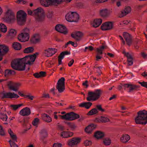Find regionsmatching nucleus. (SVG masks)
Listing matches in <instances>:
<instances>
[{
  "label": "nucleus",
  "mask_w": 147,
  "mask_h": 147,
  "mask_svg": "<svg viewBox=\"0 0 147 147\" xmlns=\"http://www.w3.org/2000/svg\"><path fill=\"white\" fill-rule=\"evenodd\" d=\"M10 137L13 140L16 141V142H17V138L16 135L13 134L10 136Z\"/></svg>",
  "instance_id": "nucleus-59"
},
{
  "label": "nucleus",
  "mask_w": 147,
  "mask_h": 147,
  "mask_svg": "<svg viewBox=\"0 0 147 147\" xmlns=\"http://www.w3.org/2000/svg\"><path fill=\"white\" fill-rule=\"evenodd\" d=\"M70 53L68 51H64L62 52L59 55L60 57L63 58L65 55L70 54Z\"/></svg>",
  "instance_id": "nucleus-49"
},
{
  "label": "nucleus",
  "mask_w": 147,
  "mask_h": 147,
  "mask_svg": "<svg viewBox=\"0 0 147 147\" xmlns=\"http://www.w3.org/2000/svg\"><path fill=\"white\" fill-rule=\"evenodd\" d=\"M65 123L72 129H74L76 127L75 124L73 123H71L69 122H65Z\"/></svg>",
  "instance_id": "nucleus-45"
},
{
  "label": "nucleus",
  "mask_w": 147,
  "mask_h": 147,
  "mask_svg": "<svg viewBox=\"0 0 147 147\" xmlns=\"http://www.w3.org/2000/svg\"><path fill=\"white\" fill-rule=\"evenodd\" d=\"M42 118L43 120L47 123H50L52 121L51 117L47 114L44 113L42 116Z\"/></svg>",
  "instance_id": "nucleus-30"
},
{
  "label": "nucleus",
  "mask_w": 147,
  "mask_h": 147,
  "mask_svg": "<svg viewBox=\"0 0 147 147\" xmlns=\"http://www.w3.org/2000/svg\"><path fill=\"white\" fill-rule=\"evenodd\" d=\"M16 74V72L14 70L7 69H6L5 71V76H9L11 75H14Z\"/></svg>",
  "instance_id": "nucleus-36"
},
{
  "label": "nucleus",
  "mask_w": 147,
  "mask_h": 147,
  "mask_svg": "<svg viewBox=\"0 0 147 147\" xmlns=\"http://www.w3.org/2000/svg\"><path fill=\"white\" fill-rule=\"evenodd\" d=\"M107 47V46H104L102 45L96 49L97 53L96 56V60L98 61L99 59H100L102 58V55L101 56V55L103 53L102 51L105 48Z\"/></svg>",
  "instance_id": "nucleus-15"
},
{
  "label": "nucleus",
  "mask_w": 147,
  "mask_h": 147,
  "mask_svg": "<svg viewBox=\"0 0 147 147\" xmlns=\"http://www.w3.org/2000/svg\"><path fill=\"white\" fill-rule=\"evenodd\" d=\"M98 113V111L96 108H94L90 110L87 113L88 115H92Z\"/></svg>",
  "instance_id": "nucleus-38"
},
{
  "label": "nucleus",
  "mask_w": 147,
  "mask_h": 147,
  "mask_svg": "<svg viewBox=\"0 0 147 147\" xmlns=\"http://www.w3.org/2000/svg\"><path fill=\"white\" fill-rule=\"evenodd\" d=\"M53 12L52 11H49L46 14V16L49 18H51L53 16Z\"/></svg>",
  "instance_id": "nucleus-52"
},
{
  "label": "nucleus",
  "mask_w": 147,
  "mask_h": 147,
  "mask_svg": "<svg viewBox=\"0 0 147 147\" xmlns=\"http://www.w3.org/2000/svg\"><path fill=\"white\" fill-rule=\"evenodd\" d=\"M96 109L97 110L100 111L101 112H104L105 111V110L102 108V105H97L96 106Z\"/></svg>",
  "instance_id": "nucleus-51"
},
{
  "label": "nucleus",
  "mask_w": 147,
  "mask_h": 147,
  "mask_svg": "<svg viewBox=\"0 0 147 147\" xmlns=\"http://www.w3.org/2000/svg\"><path fill=\"white\" fill-rule=\"evenodd\" d=\"M12 47L15 50H20L22 48V46L20 43L15 42L13 43Z\"/></svg>",
  "instance_id": "nucleus-34"
},
{
  "label": "nucleus",
  "mask_w": 147,
  "mask_h": 147,
  "mask_svg": "<svg viewBox=\"0 0 147 147\" xmlns=\"http://www.w3.org/2000/svg\"><path fill=\"white\" fill-rule=\"evenodd\" d=\"M130 139L129 136L127 134L123 135L121 138V141L123 143L127 142Z\"/></svg>",
  "instance_id": "nucleus-33"
},
{
  "label": "nucleus",
  "mask_w": 147,
  "mask_h": 147,
  "mask_svg": "<svg viewBox=\"0 0 147 147\" xmlns=\"http://www.w3.org/2000/svg\"><path fill=\"white\" fill-rule=\"evenodd\" d=\"M7 84L9 90L15 92H17L21 86L20 83L15 82L12 81H8Z\"/></svg>",
  "instance_id": "nucleus-7"
},
{
  "label": "nucleus",
  "mask_w": 147,
  "mask_h": 147,
  "mask_svg": "<svg viewBox=\"0 0 147 147\" xmlns=\"http://www.w3.org/2000/svg\"><path fill=\"white\" fill-rule=\"evenodd\" d=\"M70 121H72L80 118V115L79 114L75 113L74 112H70Z\"/></svg>",
  "instance_id": "nucleus-35"
},
{
  "label": "nucleus",
  "mask_w": 147,
  "mask_h": 147,
  "mask_svg": "<svg viewBox=\"0 0 147 147\" xmlns=\"http://www.w3.org/2000/svg\"><path fill=\"white\" fill-rule=\"evenodd\" d=\"M39 53L36 52L33 55L26 56L22 58H17L13 60L11 62V66L15 70L23 71L25 70L26 65H31L33 64Z\"/></svg>",
  "instance_id": "nucleus-1"
},
{
  "label": "nucleus",
  "mask_w": 147,
  "mask_h": 147,
  "mask_svg": "<svg viewBox=\"0 0 147 147\" xmlns=\"http://www.w3.org/2000/svg\"><path fill=\"white\" fill-rule=\"evenodd\" d=\"M27 14L23 11L20 10L17 13V20L18 24L20 25H24L26 21Z\"/></svg>",
  "instance_id": "nucleus-5"
},
{
  "label": "nucleus",
  "mask_w": 147,
  "mask_h": 147,
  "mask_svg": "<svg viewBox=\"0 0 147 147\" xmlns=\"http://www.w3.org/2000/svg\"><path fill=\"white\" fill-rule=\"evenodd\" d=\"M16 33L17 32L16 30L11 29L8 31L7 35L12 38L16 36Z\"/></svg>",
  "instance_id": "nucleus-32"
},
{
  "label": "nucleus",
  "mask_w": 147,
  "mask_h": 147,
  "mask_svg": "<svg viewBox=\"0 0 147 147\" xmlns=\"http://www.w3.org/2000/svg\"><path fill=\"white\" fill-rule=\"evenodd\" d=\"M31 113L30 108L27 107L22 109L20 112V114L23 116H28Z\"/></svg>",
  "instance_id": "nucleus-23"
},
{
  "label": "nucleus",
  "mask_w": 147,
  "mask_h": 147,
  "mask_svg": "<svg viewBox=\"0 0 147 147\" xmlns=\"http://www.w3.org/2000/svg\"><path fill=\"white\" fill-rule=\"evenodd\" d=\"M0 97L2 99L5 98H17L19 97V96L14 92H0Z\"/></svg>",
  "instance_id": "nucleus-8"
},
{
  "label": "nucleus",
  "mask_w": 147,
  "mask_h": 147,
  "mask_svg": "<svg viewBox=\"0 0 147 147\" xmlns=\"http://www.w3.org/2000/svg\"><path fill=\"white\" fill-rule=\"evenodd\" d=\"M23 104H19L18 105H10V107L12 108V109L16 111L19 108L22 106Z\"/></svg>",
  "instance_id": "nucleus-42"
},
{
  "label": "nucleus",
  "mask_w": 147,
  "mask_h": 147,
  "mask_svg": "<svg viewBox=\"0 0 147 147\" xmlns=\"http://www.w3.org/2000/svg\"><path fill=\"white\" fill-rule=\"evenodd\" d=\"M65 78L62 77L58 81L56 88L59 93L63 92L65 89Z\"/></svg>",
  "instance_id": "nucleus-9"
},
{
  "label": "nucleus",
  "mask_w": 147,
  "mask_h": 147,
  "mask_svg": "<svg viewBox=\"0 0 147 147\" xmlns=\"http://www.w3.org/2000/svg\"><path fill=\"white\" fill-rule=\"evenodd\" d=\"M121 84L125 90L126 88H129V92L134 90H138V89L140 87V86L139 85L129 84Z\"/></svg>",
  "instance_id": "nucleus-11"
},
{
  "label": "nucleus",
  "mask_w": 147,
  "mask_h": 147,
  "mask_svg": "<svg viewBox=\"0 0 147 147\" xmlns=\"http://www.w3.org/2000/svg\"><path fill=\"white\" fill-rule=\"evenodd\" d=\"M138 83L140 84L142 86L147 88V82L144 81H143L142 82H138Z\"/></svg>",
  "instance_id": "nucleus-56"
},
{
  "label": "nucleus",
  "mask_w": 147,
  "mask_h": 147,
  "mask_svg": "<svg viewBox=\"0 0 147 147\" xmlns=\"http://www.w3.org/2000/svg\"><path fill=\"white\" fill-rule=\"evenodd\" d=\"M25 98H28V99L30 100H32L34 98V96H30L29 95H26L25 96Z\"/></svg>",
  "instance_id": "nucleus-62"
},
{
  "label": "nucleus",
  "mask_w": 147,
  "mask_h": 147,
  "mask_svg": "<svg viewBox=\"0 0 147 147\" xmlns=\"http://www.w3.org/2000/svg\"><path fill=\"white\" fill-rule=\"evenodd\" d=\"M102 92V91L100 89H97L94 92L89 91L88 93L86 100L88 101L96 100L100 98Z\"/></svg>",
  "instance_id": "nucleus-4"
},
{
  "label": "nucleus",
  "mask_w": 147,
  "mask_h": 147,
  "mask_svg": "<svg viewBox=\"0 0 147 147\" xmlns=\"http://www.w3.org/2000/svg\"><path fill=\"white\" fill-rule=\"evenodd\" d=\"M39 120V119L38 118H35L32 121V123L34 125L36 126L38 124Z\"/></svg>",
  "instance_id": "nucleus-54"
},
{
  "label": "nucleus",
  "mask_w": 147,
  "mask_h": 147,
  "mask_svg": "<svg viewBox=\"0 0 147 147\" xmlns=\"http://www.w3.org/2000/svg\"><path fill=\"white\" fill-rule=\"evenodd\" d=\"M123 36L125 39L127 44L130 46L132 42V37L131 35L127 32H124L123 34Z\"/></svg>",
  "instance_id": "nucleus-18"
},
{
  "label": "nucleus",
  "mask_w": 147,
  "mask_h": 147,
  "mask_svg": "<svg viewBox=\"0 0 147 147\" xmlns=\"http://www.w3.org/2000/svg\"><path fill=\"white\" fill-rule=\"evenodd\" d=\"M84 36V34L80 31H78L75 34H71V37L75 39L77 41L81 40Z\"/></svg>",
  "instance_id": "nucleus-17"
},
{
  "label": "nucleus",
  "mask_w": 147,
  "mask_h": 147,
  "mask_svg": "<svg viewBox=\"0 0 147 147\" xmlns=\"http://www.w3.org/2000/svg\"><path fill=\"white\" fill-rule=\"evenodd\" d=\"M105 136L104 132L100 131H97L94 134V136L97 139H100Z\"/></svg>",
  "instance_id": "nucleus-28"
},
{
  "label": "nucleus",
  "mask_w": 147,
  "mask_h": 147,
  "mask_svg": "<svg viewBox=\"0 0 147 147\" xmlns=\"http://www.w3.org/2000/svg\"><path fill=\"white\" fill-rule=\"evenodd\" d=\"M40 3L42 5L45 7H48L50 5H49V4L48 3V2L47 0H40Z\"/></svg>",
  "instance_id": "nucleus-47"
},
{
  "label": "nucleus",
  "mask_w": 147,
  "mask_h": 147,
  "mask_svg": "<svg viewBox=\"0 0 147 147\" xmlns=\"http://www.w3.org/2000/svg\"><path fill=\"white\" fill-rule=\"evenodd\" d=\"M14 13L10 9L8 10L6 12V14L4 18V20L7 22H10L15 19Z\"/></svg>",
  "instance_id": "nucleus-10"
},
{
  "label": "nucleus",
  "mask_w": 147,
  "mask_h": 147,
  "mask_svg": "<svg viewBox=\"0 0 147 147\" xmlns=\"http://www.w3.org/2000/svg\"><path fill=\"white\" fill-rule=\"evenodd\" d=\"M40 39L38 38H36L35 36H33L32 38H31L30 41L31 43L36 44L39 42Z\"/></svg>",
  "instance_id": "nucleus-41"
},
{
  "label": "nucleus",
  "mask_w": 147,
  "mask_h": 147,
  "mask_svg": "<svg viewBox=\"0 0 147 147\" xmlns=\"http://www.w3.org/2000/svg\"><path fill=\"white\" fill-rule=\"evenodd\" d=\"M122 53L127 58L128 65H132L133 64V58L131 55L128 52L126 53L125 51H123Z\"/></svg>",
  "instance_id": "nucleus-19"
},
{
  "label": "nucleus",
  "mask_w": 147,
  "mask_h": 147,
  "mask_svg": "<svg viewBox=\"0 0 147 147\" xmlns=\"http://www.w3.org/2000/svg\"><path fill=\"white\" fill-rule=\"evenodd\" d=\"M131 11V9L130 7L127 6L126 7L125 9L121 11V13L120 16V17H123L128 14L130 13Z\"/></svg>",
  "instance_id": "nucleus-26"
},
{
  "label": "nucleus",
  "mask_w": 147,
  "mask_h": 147,
  "mask_svg": "<svg viewBox=\"0 0 147 147\" xmlns=\"http://www.w3.org/2000/svg\"><path fill=\"white\" fill-rule=\"evenodd\" d=\"M34 50L32 47H29L25 48L24 50V53H31L33 52Z\"/></svg>",
  "instance_id": "nucleus-39"
},
{
  "label": "nucleus",
  "mask_w": 147,
  "mask_h": 147,
  "mask_svg": "<svg viewBox=\"0 0 147 147\" xmlns=\"http://www.w3.org/2000/svg\"><path fill=\"white\" fill-rule=\"evenodd\" d=\"M92 103L90 102H84L80 104L79 106L81 107H85L86 109H89Z\"/></svg>",
  "instance_id": "nucleus-31"
},
{
  "label": "nucleus",
  "mask_w": 147,
  "mask_h": 147,
  "mask_svg": "<svg viewBox=\"0 0 147 147\" xmlns=\"http://www.w3.org/2000/svg\"><path fill=\"white\" fill-rule=\"evenodd\" d=\"M62 119H65L67 121H70V112L67 113L64 115H63Z\"/></svg>",
  "instance_id": "nucleus-43"
},
{
  "label": "nucleus",
  "mask_w": 147,
  "mask_h": 147,
  "mask_svg": "<svg viewBox=\"0 0 147 147\" xmlns=\"http://www.w3.org/2000/svg\"><path fill=\"white\" fill-rule=\"evenodd\" d=\"M113 23L111 22H107L104 23L101 26V29L102 30H111L113 28Z\"/></svg>",
  "instance_id": "nucleus-13"
},
{
  "label": "nucleus",
  "mask_w": 147,
  "mask_h": 147,
  "mask_svg": "<svg viewBox=\"0 0 147 147\" xmlns=\"http://www.w3.org/2000/svg\"><path fill=\"white\" fill-rule=\"evenodd\" d=\"M94 68H96L97 69V72L98 73V76H100V75L101 74V70L100 69V67H95V66L94 67Z\"/></svg>",
  "instance_id": "nucleus-61"
},
{
  "label": "nucleus",
  "mask_w": 147,
  "mask_h": 147,
  "mask_svg": "<svg viewBox=\"0 0 147 147\" xmlns=\"http://www.w3.org/2000/svg\"><path fill=\"white\" fill-rule=\"evenodd\" d=\"M5 135V132L3 129V127L0 125V135L4 136Z\"/></svg>",
  "instance_id": "nucleus-50"
},
{
  "label": "nucleus",
  "mask_w": 147,
  "mask_h": 147,
  "mask_svg": "<svg viewBox=\"0 0 147 147\" xmlns=\"http://www.w3.org/2000/svg\"><path fill=\"white\" fill-rule=\"evenodd\" d=\"M30 38V35L21 33L18 36V39L21 42H24L28 41Z\"/></svg>",
  "instance_id": "nucleus-16"
},
{
  "label": "nucleus",
  "mask_w": 147,
  "mask_h": 147,
  "mask_svg": "<svg viewBox=\"0 0 147 147\" xmlns=\"http://www.w3.org/2000/svg\"><path fill=\"white\" fill-rule=\"evenodd\" d=\"M34 14L36 22H40L45 20V13L42 8L38 7L34 10Z\"/></svg>",
  "instance_id": "nucleus-3"
},
{
  "label": "nucleus",
  "mask_w": 147,
  "mask_h": 147,
  "mask_svg": "<svg viewBox=\"0 0 147 147\" xmlns=\"http://www.w3.org/2000/svg\"><path fill=\"white\" fill-rule=\"evenodd\" d=\"M87 49H88L90 51H92L94 50V48L91 46H90L88 47H86L85 48L84 51L85 52H86V50Z\"/></svg>",
  "instance_id": "nucleus-58"
},
{
  "label": "nucleus",
  "mask_w": 147,
  "mask_h": 147,
  "mask_svg": "<svg viewBox=\"0 0 147 147\" xmlns=\"http://www.w3.org/2000/svg\"><path fill=\"white\" fill-rule=\"evenodd\" d=\"M50 5H57L62 2L61 0H47Z\"/></svg>",
  "instance_id": "nucleus-27"
},
{
  "label": "nucleus",
  "mask_w": 147,
  "mask_h": 147,
  "mask_svg": "<svg viewBox=\"0 0 147 147\" xmlns=\"http://www.w3.org/2000/svg\"><path fill=\"white\" fill-rule=\"evenodd\" d=\"M39 134L40 140L44 141V140L48 136L47 130L45 129H42L39 132Z\"/></svg>",
  "instance_id": "nucleus-24"
},
{
  "label": "nucleus",
  "mask_w": 147,
  "mask_h": 147,
  "mask_svg": "<svg viewBox=\"0 0 147 147\" xmlns=\"http://www.w3.org/2000/svg\"><path fill=\"white\" fill-rule=\"evenodd\" d=\"M103 142L105 145H109L111 143V140L109 138H106L104 140Z\"/></svg>",
  "instance_id": "nucleus-48"
},
{
  "label": "nucleus",
  "mask_w": 147,
  "mask_h": 147,
  "mask_svg": "<svg viewBox=\"0 0 147 147\" xmlns=\"http://www.w3.org/2000/svg\"><path fill=\"white\" fill-rule=\"evenodd\" d=\"M135 121L137 124L145 125L147 123V111L144 110L138 111Z\"/></svg>",
  "instance_id": "nucleus-2"
},
{
  "label": "nucleus",
  "mask_w": 147,
  "mask_h": 147,
  "mask_svg": "<svg viewBox=\"0 0 147 147\" xmlns=\"http://www.w3.org/2000/svg\"><path fill=\"white\" fill-rule=\"evenodd\" d=\"M96 127V125L92 123L85 128V131L88 134H91L93 131L95 129Z\"/></svg>",
  "instance_id": "nucleus-20"
},
{
  "label": "nucleus",
  "mask_w": 147,
  "mask_h": 147,
  "mask_svg": "<svg viewBox=\"0 0 147 147\" xmlns=\"http://www.w3.org/2000/svg\"><path fill=\"white\" fill-rule=\"evenodd\" d=\"M57 51V49H55L48 48L45 51V53L47 57H50L55 54Z\"/></svg>",
  "instance_id": "nucleus-21"
},
{
  "label": "nucleus",
  "mask_w": 147,
  "mask_h": 147,
  "mask_svg": "<svg viewBox=\"0 0 147 147\" xmlns=\"http://www.w3.org/2000/svg\"><path fill=\"white\" fill-rule=\"evenodd\" d=\"M7 118V117L5 114L4 113H0V119L3 121H6Z\"/></svg>",
  "instance_id": "nucleus-44"
},
{
  "label": "nucleus",
  "mask_w": 147,
  "mask_h": 147,
  "mask_svg": "<svg viewBox=\"0 0 147 147\" xmlns=\"http://www.w3.org/2000/svg\"><path fill=\"white\" fill-rule=\"evenodd\" d=\"M7 31L6 26L3 24H0V31L3 33H5Z\"/></svg>",
  "instance_id": "nucleus-40"
},
{
  "label": "nucleus",
  "mask_w": 147,
  "mask_h": 147,
  "mask_svg": "<svg viewBox=\"0 0 147 147\" xmlns=\"http://www.w3.org/2000/svg\"><path fill=\"white\" fill-rule=\"evenodd\" d=\"M65 17L66 20L69 22H77L79 18V15L75 12L69 11Z\"/></svg>",
  "instance_id": "nucleus-6"
},
{
  "label": "nucleus",
  "mask_w": 147,
  "mask_h": 147,
  "mask_svg": "<svg viewBox=\"0 0 147 147\" xmlns=\"http://www.w3.org/2000/svg\"><path fill=\"white\" fill-rule=\"evenodd\" d=\"M10 145L11 147H18V145L13 142H12V143H10Z\"/></svg>",
  "instance_id": "nucleus-64"
},
{
  "label": "nucleus",
  "mask_w": 147,
  "mask_h": 147,
  "mask_svg": "<svg viewBox=\"0 0 147 147\" xmlns=\"http://www.w3.org/2000/svg\"><path fill=\"white\" fill-rule=\"evenodd\" d=\"M58 129L61 131H63L64 130V127L60 125H57Z\"/></svg>",
  "instance_id": "nucleus-60"
},
{
  "label": "nucleus",
  "mask_w": 147,
  "mask_h": 147,
  "mask_svg": "<svg viewBox=\"0 0 147 147\" xmlns=\"http://www.w3.org/2000/svg\"><path fill=\"white\" fill-rule=\"evenodd\" d=\"M9 51V47L3 45L1 56L2 57L6 54Z\"/></svg>",
  "instance_id": "nucleus-37"
},
{
  "label": "nucleus",
  "mask_w": 147,
  "mask_h": 147,
  "mask_svg": "<svg viewBox=\"0 0 147 147\" xmlns=\"http://www.w3.org/2000/svg\"><path fill=\"white\" fill-rule=\"evenodd\" d=\"M102 23V20L100 18H98L94 20L92 26L95 28L98 27Z\"/></svg>",
  "instance_id": "nucleus-29"
},
{
  "label": "nucleus",
  "mask_w": 147,
  "mask_h": 147,
  "mask_svg": "<svg viewBox=\"0 0 147 147\" xmlns=\"http://www.w3.org/2000/svg\"><path fill=\"white\" fill-rule=\"evenodd\" d=\"M81 140V139L80 138H73L68 140L67 144L70 147L76 146L80 142Z\"/></svg>",
  "instance_id": "nucleus-12"
},
{
  "label": "nucleus",
  "mask_w": 147,
  "mask_h": 147,
  "mask_svg": "<svg viewBox=\"0 0 147 147\" xmlns=\"http://www.w3.org/2000/svg\"><path fill=\"white\" fill-rule=\"evenodd\" d=\"M74 133L69 131H63L61 132L60 136L63 138H67L73 136Z\"/></svg>",
  "instance_id": "nucleus-25"
},
{
  "label": "nucleus",
  "mask_w": 147,
  "mask_h": 147,
  "mask_svg": "<svg viewBox=\"0 0 147 147\" xmlns=\"http://www.w3.org/2000/svg\"><path fill=\"white\" fill-rule=\"evenodd\" d=\"M22 31L23 32L22 33L30 35V31L29 29L28 28H25L23 29Z\"/></svg>",
  "instance_id": "nucleus-53"
},
{
  "label": "nucleus",
  "mask_w": 147,
  "mask_h": 147,
  "mask_svg": "<svg viewBox=\"0 0 147 147\" xmlns=\"http://www.w3.org/2000/svg\"><path fill=\"white\" fill-rule=\"evenodd\" d=\"M55 30L60 33L65 34H67L68 32L65 26L63 25L58 24L55 27Z\"/></svg>",
  "instance_id": "nucleus-14"
},
{
  "label": "nucleus",
  "mask_w": 147,
  "mask_h": 147,
  "mask_svg": "<svg viewBox=\"0 0 147 147\" xmlns=\"http://www.w3.org/2000/svg\"><path fill=\"white\" fill-rule=\"evenodd\" d=\"M110 14V12L107 9H102L100 11V16L103 18H108Z\"/></svg>",
  "instance_id": "nucleus-22"
},
{
  "label": "nucleus",
  "mask_w": 147,
  "mask_h": 147,
  "mask_svg": "<svg viewBox=\"0 0 147 147\" xmlns=\"http://www.w3.org/2000/svg\"><path fill=\"white\" fill-rule=\"evenodd\" d=\"M62 144L61 143H55L53 147H61Z\"/></svg>",
  "instance_id": "nucleus-63"
},
{
  "label": "nucleus",
  "mask_w": 147,
  "mask_h": 147,
  "mask_svg": "<svg viewBox=\"0 0 147 147\" xmlns=\"http://www.w3.org/2000/svg\"><path fill=\"white\" fill-rule=\"evenodd\" d=\"M84 144L86 146H90L91 145L92 142L91 141L86 140L84 142Z\"/></svg>",
  "instance_id": "nucleus-55"
},
{
  "label": "nucleus",
  "mask_w": 147,
  "mask_h": 147,
  "mask_svg": "<svg viewBox=\"0 0 147 147\" xmlns=\"http://www.w3.org/2000/svg\"><path fill=\"white\" fill-rule=\"evenodd\" d=\"M40 77H45L46 76V73L45 71H41L39 72Z\"/></svg>",
  "instance_id": "nucleus-57"
},
{
  "label": "nucleus",
  "mask_w": 147,
  "mask_h": 147,
  "mask_svg": "<svg viewBox=\"0 0 147 147\" xmlns=\"http://www.w3.org/2000/svg\"><path fill=\"white\" fill-rule=\"evenodd\" d=\"M100 120L101 122L102 123H106L110 121V120L109 118L103 116L100 117Z\"/></svg>",
  "instance_id": "nucleus-46"
}]
</instances>
